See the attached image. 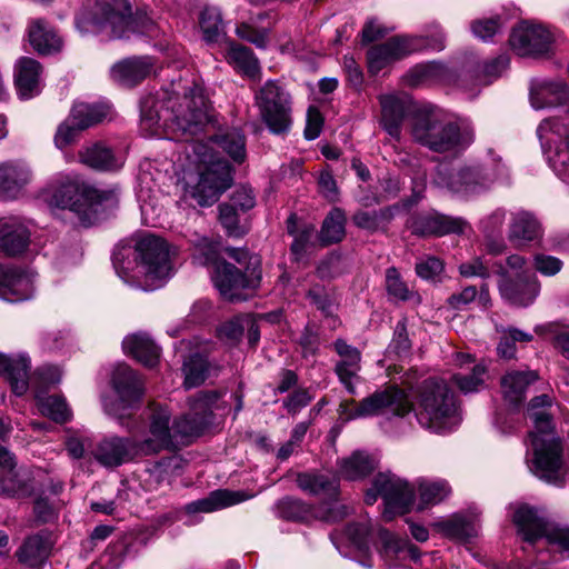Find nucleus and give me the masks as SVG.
<instances>
[{"label": "nucleus", "mask_w": 569, "mask_h": 569, "mask_svg": "<svg viewBox=\"0 0 569 569\" xmlns=\"http://www.w3.org/2000/svg\"><path fill=\"white\" fill-rule=\"evenodd\" d=\"M346 214L339 208H333L325 218L320 232L319 240L323 246L340 242L346 234Z\"/></svg>", "instance_id": "nucleus-46"}, {"label": "nucleus", "mask_w": 569, "mask_h": 569, "mask_svg": "<svg viewBox=\"0 0 569 569\" xmlns=\"http://www.w3.org/2000/svg\"><path fill=\"white\" fill-rule=\"evenodd\" d=\"M122 348L126 353L134 357L147 367H153L159 360V348L147 335H131L123 339Z\"/></svg>", "instance_id": "nucleus-36"}, {"label": "nucleus", "mask_w": 569, "mask_h": 569, "mask_svg": "<svg viewBox=\"0 0 569 569\" xmlns=\"http://www.w3.org/2000/svg\"><path fill=\"white\" fill-rule=\"evenodd\" d=\"M513 521L528 547L535 548L539 542L545 541L555 551L569 559V525L542 518L535 509L527 506L517 509Z\"/></svg>", "instance_id": "nucleus-10"}, {"label": "nucleus", "mask_w": 569, "mask_h": 569, "mask_svg": "<svg viewBox=\"0 0 569 569\" xmlns=\"http://www.w3.org/2000/svg\"><path fill=\"white\" fill-rule=\"evenodd\" d=\"M562 261L553 256L537 253L533 257L535 269L546 277L556 276L562 269Z\"/></svg>", "instance_id": "nucleus-61"}, {"label": "nucleus", "mask_w": 569, "mask_h": 569, "mask_svg": "<svg viewBox=\"0 0 569 569\" xmlns=\"http://www.w3.org/2000/svg\"><path fill=\"white\" fill-rule=\"evenodd\" d=\"M91 455L100 465L108 468L118 467L136 457H141L133 437L123 438L118 436L101 439Z\"/></svg>", "instance_id": "nucleus-19"}, {"label": "nucleus", "mask_w": 569, "mask_h": 569, "mask_svg": "<svg viewBox=\"0 0 569 569\" xmlns=\"http://www.w3.org/2000/svg\"><path fill=\"white\" fill-rule=\"evenodd\" d=\"M83 129L78 128V124L70 121V116L58 127L54 134V144L59 149H63L67 146L76 141L79 133Z\"/></svg>", "instance_id": "nucleus-57"}, {"label": "nucleus", "mask_w": 569, "mask_h": 569, "mask_svg": "<svg viewBox=\"0 0 569 569\" xmlns=\"http://www.w3.org/2000/svg\"><path fill=\"white\" fill-rule=\"evenodd\" d=\"M443 270V263L436 257H428L416 264L417 274L426 280H432Z\"/></svg>", "instance_id": "nucleus-64"}, {"label": "nucleus", "mask_w": 569, "mask_h": 569, "mask_svg": "<svg viewBox=\"0 0 569 569\" xmlns=\"http://www.w3.org/2000/svg\"><path fill=\"white\" fill-rule=\"evenodd\" d=\"M31 228L28 221L18 216L0 218V253L17 258L23 256L31 244Z\"/></svg>", "instance_id": "nucleus-17"}, {"label": "nucleus", "mask_w": 569, "mask_h": 569, "mask_svg": "<svg viewBox=\"0 0 569 569\" xmlns=\"http://www.w3.org/2000/svg\"><path fill=\"white\" fill-rule=\"evenodd\" d=\"M33 295L31 274L0 263V298L10 302L23 301Z\"/></svg>", "instance_id": "nucleus-23"}, {"label": "nucleus", "mask_w": 569, "mask_h": 569, "mask_svg": "<svg viewBox=\"0 0 569 569\" xmlns=\"http://www.w3.org/2000/svg\"><path fill=\"white\" fill-rule=\"evenodd\" d=\"M381 496L385 501L383 518L389 521L396 515H403L410 510L413 503L416 489L407 480L393 473H379L373 486L366 493V502L372 505L377 497Z\"/></svg>", "instance_id": "nucleus-13"}, {"label": "nucleus", "mask_w": 569, "mask_h": 569, "mask_svg": "<svg viewBox=\"0 0 569 569\" xmlns=\"http://www.w3.org/2000/svg\"><path fill=\"white\" fill-rule=\"evenodd\" d=\"M393 218V209L385 208L379 211H359L357 212L352 220L355 224L361 229L376 231L386 223H388Z\"/></svg>", "instance_id": "nucleus-54"}, {"label": "nucleus", "mask_w": 569, "mask_h": 569, "mask_svg": "<svg viewBox=\"0 0 569 569\" xmlns=\"http://www.w3.org/2000/svg\"><path fill=\"white\" fill-rule=\"evenodd\" d=\"M229 203L242 212L252 209L256 204L252 189L246 186L236 189Z\"/></svg>", "instance_id": "nucleus-62"}, {"label": "nucleus", "mask_w": 569, "mask_h": 569, "mask_svg": "<svg viewBox=\"0 0 569 569\" xmlns=\"http://www.w3.org/2000/svg\"><path fill=\"white\" fill-rule=\"evenodd\" d=\"M36 400L39 411L53 421L63 423L70 419L71 410L62 397H42L40 393H37Z\"/></svg>", "instance_id": "nucleus-49"}, {"label": "nucleus", "mask_w": 569, "mask_h": 569, "mask_svg": "<svg viewBox=\"0 0 569 569\" xmlns=\"http://www.w3.org/2000/svg\"><path fill=\"white\" fill-rule=\"evenodd\" d=\"M111 113V107L108 103H74L70 112V121L78 124L80 129H88L107 119Z\"/></svg>", "instance_id": "nucleus-40"}, {"label": "nucleus", "mask_w": 569, "mask_h": 569, "mask_svg": "<svg viewBox=\"0 0 569 569\" xmlns=\"http://www.w3.org/2000/svg\"><path fill=\"white\" fill-rule=\"evenodd\" d=\"M413 234L441 237L449 233H463L468 223L461 218H455L438 212H427L415 216L409 224Z\"/></svg>", "instance_id": "nucleus-20"}, {"label": "nucleus", "mask_w": 569, "mask_h": 569, "mask_svg": "<svg viewBox=\"0 0 569 569\" xmlns=\"http://www.w3.org/2000/svg\"><path fill=\"white\" fill-rule=\"evenodd\" d=\"M538 379L536 371H511L508 372L500 381L505 400L511 406H518L525 396V391L529 385Z\"/></svg>", "instance_id": "nucleus-35"}, {"label": "nucleus", "mask_w": 569, "mask_h": 569, "mask_svg": "<svg viewBox=\"0 0 569 569\" xmlns=\"http://www.w3.org/2000/svg\"><path fill=\"white\" fill-rule=\"evenodd\" d=\"M211 120L210 106L200 86L193 83L184 89L182 96L170 97L166 108L151 110L147 102L141 108V128L150 134L159 129L171 130L172 139L196 136Z\"/></svg>", "instance_id": "nucleus-2"}, {"label": "nucleus", "mask_w": 569, "mask_h": 569, "mask_svg": "<svg viewBox=\"0 0 569 569\" xmlns=\"http://www.w3.org/2000/svg\"><path fill=\"white\" fill-rule=\"evenodd\" d=\"M216 391H201L190 402L189 412L170 425L171 412L160 405L150 406L148 426L139 436H133L141 456L171 450L178 438L199 436L211 422L212 407L218 400Z\"/></svg>", "instance_id": "nucleus-1"}, {"label": "nucleus", "mask_w": 569, "mask_h": 569, "mask_svg": "<svg viewBox=\"0 0 569 569\" xmlns=\"http://www.w3.org/2000/svg\"><path fill=\"white\" fill-rule=\"evenodd\" d=\"M486 369L481 365L473 367L472 372L469 376L455 375L453 380L458 388L465 392L477 391L480 386L485 382Z\"/></svg>", "instance_id": "nucleus-55"}, {"label": "nucleus", "mask_w": 569, "mask_h": 569, "mask_svg": "<svg viewBox=\"0 0 569 569\" xmlns=\"http://www.w3.org/2000/svg\"><path fill=\"white\" fill-rule=\"evenodd\" d=\"M260 267L259 258H250L244 272L226 260H218L214 262L212 280L224 299L243 301L260 287L262 279Z\"/></svg>", "instance_id": "nucleus-11"}, {"label": "nucleus", "mask_w": 569, "mask_h": 569, "mask_svg": "<svg viewBox=\"0 0 569 569\" xmlns=\"http://www.w3.org/2000/svg\"><path fill=\"white\" fill-rule=\"evenodd\" d=\"M28 371L26 357L10 358L0 353V375H6L14 395L22 396L28 390Z\"/></svg>", "instance_id": "nucleus-32"}, {"label": "nucleus", "mask_w": 569, "mask_h": 569, "mask_svg": "<svg viewBox=\"0 0 569 569\" xmlns=\"http://www.w3.org/2000/svg\"><path fill=\"white\" fill-rule=\"evenodd\" d=\"M335 350L341 358V360L336 365V373L347 390L350 393H355L352 380L358 379V372L361 368V355L357 348L348 345L341 339H338L335 342Z\"/></svg>", "instance_id": "nucleus-27"}, {"label": "nucleus", "mask_w": 569, "mask_h": 569, "mask_svg": "<svg viewBox=\"0 0 569 569\" xmlns=\"http://www.w3.org/2000/svg\"><path fill=\"white\" fill-rule=\"evenodd\" d=\"M229 64L244 76L256 79L260 74V66L253 52L241 44L229 42L224 52Z\"/></svg>", "instance_id": "nucleus-38"}, {"label": "nucleus", "mask_w": 569, "mask_h": 569, "mask_svg": "<svg viewBox=\"0 0 569 569\" xmlns=\"http://www.w3.org/2000/svg\"><path fill=\"white\" fill-rule=\"evenodd\" d=\"M449 78L447 67L437 61L420 63L411 68L405 76V81L410 87H419L433 82L446 81Z\"/></svg>", "instance_id": "nucleus-41"}, {"label": "nucleus", "mask_w": 569, "mask_h": 569, "mask_svg": "<svg viewBox=\"0 0 569 569\" xmlns=\"http://www.w3.org/2000/svg\"><path fill=\"white\" fill-rule=\"evenodd\" d=\"M569 99V87L562 81H536L531 86L530 101L535 109L553 107Z\"/></svg>", "instance_id": "nucleus-28"}, {"label": "nucleus", "mask_w": 569, "mask_h": 569, "mask_svg": "<svg viewBox=\"0 0 569 569\" xmlns=\"http://www.w3.org/2000/svg\"><path fill=\"white\" fill-rule=\"evenodd\" d=\"M379 537L382 543L381 556L385 558L388 566H397L393 561L395 559H411L415 561L419 559V549L408 540L396 537L382 529L379 531Z\"/></svg>", "instance_id": "nucleus-30"}, {"label": "nucleus", "mask_w": 569, "mask_h": 569, "mask_svg": "<svg viewBox=\"0 0 569 569\" xmlns=\"http://www.w3.org/2000/svg\"><path fill=\"white\" fill-rule=\"evenodd\" d=\"M233 161L241 163L246 158L244 136L239 130H230L216 137L213 141Z\"/></svg>", "instance_id": "nucleus-50"}, {"label": "nucleus", "mask_w": 569, "mask_h": 569, "mask_svg": "<svg viewBox=\"0 0 569 569\" xmlns=\"http://www.w3.org/2000/svg\"><path fill=\"white\" fill-rule=\"evenodd\" d=\"M51 546L48 533H37L26 539L17 551V557L20 562L33 567L48 558Z\"/></svg>", "instance_id": "nucleus-39"}, {"label": "nucleus", "mask_w": 569, "mask_h": 569, "mask_svg": "<svg viewBox=\"0 0 569 569\" xmlns=\"http://www.w3.org/2000/svg\"><path fill=\"white\" fill-rule=\"evenodd\" d=\"M412 140L436 153H459L473 141V129L465 121L447 119L431 107L415 110L410 118Z\"/></svg>", "instance_id": "nucleus-4"}, {"label": "nucleus", "mask_w": 569, "mask_h": 569, "mask_svg": "<svg viewBox=\"0 0 569 569\" xmlns=\"http://www.w3.org/2000/svg\"><path fill=\"white\" fill-rule=\"evenodd\" d=\"M412 410V403L407 393L398 387H388L376 391L360 402L345 400L340 403V416L346 420L366 418L378 415L403 417Z\"/></svg>", "instance_id": "nucleus-12"}, {"label": "nucleus", "mask_w": 569, "mask_h": 569, "mask_svg": "<svg viewBox=\"0 0 569 569\" xmlns=\"http://www.w3.org/2000/svg\"><path fill=\"white\" fill-rule=\"evenodd\" d=\"M417 488L419 493V510L442 502L451 493V487L445 479H419L417 481Z\"/></svg>", "instance_id": "nucleus-43"}, {"label": "nucleus", "mask_w": 569, "mask_h": 569, "mask_svg": "<svg viewBox=\"0 0 569 569\" xmlns=\"http://www.w3.org/2000/svg\"><path fill=\"white\" fill-rule=\"evenodd\" d=\"M243 491L216 490L207 498L191 502L187 506L188 512H212L247 500Z\"/></svg>", "instance_id": "nucleus-34"}, {"label": "nucleus", "mask_w": 569, "mask_h": 569, "mask_svg": "<svg viewBox=\"0 0 569 569\" xmlns=\"http://www.w3.org/2000/svg\"><path fill=\"white\" fill-rule=\"evenodd\" d=\"M533 340L531 333L525 332L515 327H509L500 331V357L512 359L516 357V343H526Z\"/></svg>", "instance_id": "nucleus-53"}, {"label": "nucleus", "mask_w": 569, "mask_h": 569, "mask_svg": "<svg viewBox=\"0 0 569 569\" xmlns=\"http://www.w3.org/2000/svg\"><path fill=\"white\" fill-rule=\"evenodd\" d=\"M537 134L543 148L552 149L560 144L569 147V116L566 119L543 120L537 129Z\"/></svg>", "instance_id": "nucleus-37"}, {"label": "nucleus", "mask_w": 569, "mask_h": 569, "mask_svg": "<svg viewBox=\"0 0 569 569\" xmlns=\"http://www.w3.org/2000/svg\"><path fill=\"white\" fill-rule=\"evenodd\" d=\"M256 102L264 123L273 133H283L291 126V96L277 81L269 80L257 92Z\"/></svg>", "instance_id": "nucleus-14"}, {"label": "nucleus", "mask_w": 569, "mask_h": 569, "mask_svg": "<svg viewBox=\"0 0 569 569\" xmlns=\"http://www.w3.org/2000/svg\"><path fill=\"white\" fill-rule=\"evenodd\" d=\"M236 32L241 39L256 44L258 48H266L268 43L267 31L258 30L248 23H241L238 26Z\"/></svg>", "instance_id": "nucleus-63"}, {"label": "nucleus", "mask_w": 569, "mask_h": 569, "mask_svg": "<svg viewBox=\"0 0 569 569\" xmlns=\"http://www.w3.org/2000/svg\"><path fill=\"white\" fill-rule=\"evenodd\" d=\"M381 107V124L388 134L397 140L401 136L405 118L413 114L412 100L408 94H382L379 97Z\"/></svg>", "instance_id": "nucleus-22"}, {"label": "nucleus", "mask_w": 569, "mask_h": 569, "mask_svg": "<svg viewBox=\"0 0 569 569\" xmlns=\"http://www.w3.org/2000/svg\"><path fill=\"white\" fill-rule=\"evenodd\" d=\"M377 468V460L361 451L353 452L350 457L341 460L340 473L348 480H358L367 477Z\"/></svg>", "instance_id": "nucleus-44"}, {"label": "nucleus", "mask_w": 569, "mask_h": 569, "mask_svg": "<svg viewBox=\"0 0 569 569\" xmlns=\"http://www.w3.org/2000/svg\"><path fill=\"white\" fill-rule=\"evenodd\" d=\"M210 369L211 367L204 357L200 355L190 356L182 367L184 388L191 389L202 385L209 377Z\"/></svg>", "instance_id": "nucleus-48"}, {"label": "nucleus", "mask_w": 569, "mask_h": 569, "mask_svg": "<svg viewBox=\"0 0 569 569\" xmlns=\"http://www.w3.org/2000/svg\"><path fill=\"white\" fill-rule=\"evenodd\" d=\"M298 487L310 495L333 497L338 492V481L318 473H300L297 477Z\"/></svg>", "instance_id": "nucleus-47"}, {"label": "nucleus", "mask_w": 569, "mask_h": 569, "mask_svg": "<svg viewBox=\"0 0 569 569\" xmlns=\"http://www.w3.org/2000/svg\"><path fill=\"white\" fill-rule=\"evenodd\" d=\"M435 526L442 535L457 541H467L478 533L475 522L461 515H453Z\"/></svg>", "instance_id": "nucleus-45"}, {"label": "nucleus", "mask_w": 569, "mask_h": 569, "mask_svg": "<svg viewBox=\"0 0 569 569\" xmlns=\"http://www.w3.org/2000/svg\"><path fill=\"white\" fill-rule=\"evenodd\" d=\"M542 237L543 228L535 213L525 210L512 213L508 229V239L516 247L538 243Z\"/></svg>", "instance_id": "nucleus-25"}, {"label": "nucleus", "mask_w": 569, "mask_h": 569, "mask_svg": "<svg viewBox=\"0 0 569 569\" xmlns=\"http://www.w3.org/2000/svg\"><path fill=\"white\" fill-rule=\"evenodd\" d=\"M32 487L27 479L14 470L13 458L10 455L8 465L0 463V493L22 498L31 495Z\"/></svg>", "instance_id": "nucleus-42"}, {"label": "nucleus", "mask_w": 569, "mask_h": 569, "mask_svg": "<svg viewBox=\"0 0 569 569\" xmlns=\"http://www.w3.org/2000/svg\"><path fill=\"white\" fill-rule=\"evenodd\" d=\"M116 196L114 190H100L71 178L58 181L42 192L43 200L50 206L69 209L83 221H90L97 212L96 207L113 202Z\"/></svg>", "instance_id": "nucleus-9"}, {"label": "nucleus", "mask_w": 569, "mask_h": 569, "mask_svg": "<svg viewBox=\"0 0 569 569\" xmlns=\"http://www.w3.org/2000/svg\"><path fill=\"white\" fill-rule=\"evenodd\" d=\"M199 23L207 42H217L224 34L221 13L218 8H204L200 13Z\"/></svg>", "instance_id": "nucleus-51"}, {"label": "nucleus", "mask_w": 569, "mask_h": 569, "mask_svg": "<svg viewBox=\"0 0 569 569\" xmlns=\"http://www.w3.org/2000/svg\"><path fill=\"white\" fill-rule=\"evenodd\" d=\"M134 266L131 261L114 260L119 277L127 283L154 290L172 273L171 252L168 242L154 234L141 236L134 246Z\"/></svg>", "instance_id": "nucleus-6"}, {"label": "nucleus", "mask_w": 569, "mask_h": 569, "mask_svg": "<svg viewBox=\"0 0 569 569\" xmlns=\"http://www.w3.org/2000/svg\"><path fill=\"white\" fill-rule=\"evenodd\" d=\"M40 63L22 57L17 61L14 81L21 98L28 99L40 92Z\"/></svg>", "instance_id": "nucleus-29"}, {"label": "nucleus", "mask_w": 569, "mask_h": 569, "mask_svg": "<svg viewBox=\"0 0 569 569\" xmlns=\"http://www.w3.org/2000/svg\"><path fill=\"white\" fill-rule=\"evenodd\" d=\"M408 38L419 40L420 47L418 48V51L423 49L441 51L446 47V37L439 26H432L429 30V33L426 36Z\"/></svg>", "instance_id": "nucleus-58"}, {"label": "nucleus", "mask_w": 569, "mask_h": 569, "mask_svg": "<svg viewBox=\"0 0 569 569\" xmlns=\"http://www.w3.org/2000/svg\"><path fill=\"white\" fill-rule=\"evenodd\" d=\"M76 24L83 34L104 33L110 38L144 31L128 0H98L92 10H82L77 16Z\"/></svg>", "instance_id": "nucleus-8"}, {"label": "nucleus", "mask_w": 569, "mask_h": 569, "mask_svg": "<svg viewBox=\"0 0 569 569\" xmlns=\"http://www.w3.org/2000/svg\"><path fill=\"white\" fill-rule=\"evenodd\" d=\"M112 385L117 392L116 401H104V410L109 416L123 422L138 407L142 396V386L137 373L126 365H119L112 375Z\"/></svg>", "instance_id": "nucleus-15"}, {"label": "nucleus", "mask_w": 569, "mask_h": 569, "mask_svg": "<svg viewBox=\"0 0 569 569\" xmlns=\"http://www.w3.org/2000/svg\"><path fill=\"white\" fill-rule=\"evenodd\" d=\"M553 37L541 24L521 22L515 27L509 37L511 49L521 57L542 56L551 50Z\"/></svg>", "instance_id": "nucleus-16"}, {"label": "nucleus", "mask_w": 569, "mask_h": 569, "mask_svg": "<svg viewBox=\"0 0 569 569\" xmlns=\"http://www.w3.org/2000/svg\"><path fill=\"white\" fill-rule=\"evenodd\" d=\"M219 337L227 342L236 343L240 341L244 333V322L242 321V315L232 318L224 322L219 328Z\"/></svg>", "instance_id": "nucleus-60"}, {"label": "nucleus", "mask_w": 569, "mask_h": 569, "mask_svg": "<svg viewBox=\"0 0 569 569\" xmlns=\"http://www.w3.org/2000/svg\"><path fill=\"white\" fill-rule=\"evenodd\" d=\"M540 287L536 274H525L517 279L503 274V280L500 281V293L511 305L527 307L538 297Z\"/></svg>", "instance_id": "nucleus-24"}, {"label": "nucleus", "mask_w": 569, "mask_h": 569, "mask_svg": "<svg viewBox=\"0 0 569 569\" xmlns=\"http://www.w3.org/2000/svg\"><path fill=\"white\" fill-rule=\"evenodd\" d=\"M79 156L81 162L96 170L112 171L123 166V159L101 142L86 148Z\"/></svg>", "instance_id": "nucleus-33"}, {"label": "nucleus", "mask_w": 569, "mask_h": 569, "mask_svg": "<svg viewBox=\"0 0 569 569\" xmlns=\"http://www.w3.org/2000/svg\"><path fill=\"white\" fill-rule=\"evenodd\" d=\"M346 535L358 549L365 550L369 546L371 526L369 522L351 523L348 526Z\"/></svg>", "instance_id": "nucleus-59"}, {"label": "nucleus", "mask_w": 569, "mask_h": 569, "mask_svg": "<svg viewBox=\"0 0 569 569\" xmlns=\"http://www.w3.org/2000/svg\"><path fill=\"white\" fill-rule=\"evenodd\" d=\"M33 173L22 160H9L0 163V198L14 200L21 197L31 183Z\"/></svg>", "instance_id": "nucleus-21"}, {"label": "nucleus", "mask_w": 569, "mask_h": 569, "mask_svg": "<svg viewBox=\"0 0 569 569\" xmlns=\"http://www.w3.org/2000/svg\"><path fill=\"white\" fill-rule=\"evenodd\" d=\"M153 69L150 57H132L116 63L111 69V77L123 86H136L146 79Z\"/></svg>", "instance_id": "nucleus-26"}, {"label": "nucleus", "mask_w": 569, "mask_h": 569, "mask_svg": "<svg viewBox=\"0 0 569 569\" xmlns=\"http://www.w3.org/2000/svg\"><path fill=\"white\" fill-rule=\"evenodd\" d=\"M553 398L540 395L530 400L528 407L529 418L532 420L535 431L530 432L533 447V471L548 483L562 487L565 476L562 469V450L556 439L545 440L541 435H551L555 430Z\"/></svg>", "instance_id": "nucleus-5"}, {"label": "nucleus", "mask_w": 569, "mask_h": 569, "mask_svg": "<svg viewBox=\"0 0 569 569\" xmlns=\"http://www.w3.org/2000/svg\"><path fill=\"white\" fill-rule=\"evenodd\" d=\"M184 153L188 163L182 169V180L192 188V196L200 206H211L231 186L230 164L199 140L189 142Z\"/></svg>", "instance_id": "nucleus-3"}, {"label": "nucleus", "mask_w": 569, "mask_h": 569, "mask_svg": "<svg viewBox=\"0 0 569 569\" xmlns=\"http://www.w3.org/2000/svg\"><path fill=\"white\" fill-rule=\"evenodd\" d=\"M219 220L229 236L240 237L243 230L239 226L238 209L230 203L219 206Z\"/></svg>", "instance_id": "nucleus-56"}, {"label": "nucleus", "mask_w": 569, "mask_h": 569, "mask_svg": "<svg viewBox=\"0 0 569 569\" xmlns=\"http://www.w3.org/2000/svg\"><path fill=\"white\" fill-rule=\"evenodd\" d=\"M417 419L421 427L441 433L456 428L461 417L455 395L443 380L430 378L418 388Z\"/></svg>", "instance_id": "nucleus-7"}, {"label": "nucleus", "mask_w": 569, "mask_h": 569, "mask_svg": "<svg viewBox=\"0 0 569 569\" xmlns=\"http://www.w3.org/2000/svg\"><path fill=\"white\" fill-rule=\"evenodd\" d=\"M386 288L388 295L396 300L407 301L416 299L417 302H420V297L409 289L395 267L388 268L386 271Z\"/></svg>", "instance_id": "nucleus-52"}, {"label": "nucleus", "mask_w": 569, "mask_h": 569, "mask_svg": "<svg viewBox=\"0 0 569 569\" xmlns=\"http://www.w3.org/2000/svg\"><path fill=\"white\" fill-rule=\"evenodd\" d=\"M29 41L40 54H51L60 51L62 40L43 19H36L29 26Z\"/></svg>", "instance_id": "nucleus-31"}, {"label": "nucleus", "mask_w": 569, "mask_h": 569, "mask_svg": "<svg viewBox=\"0 0 569 569\" xmlns=\"http://www.w3.org/2000/svg\"><path fill=\"white\" fill-rule=\"evenodd\" d=\"M419 40L407 36L393 37L388 41L373 46L368 50L367 59L370 72L378 73L388 64L418 51Z\"/></svg>", "instance_id": "nucleus-18"}]
</instances>
